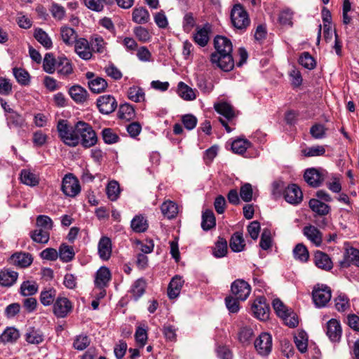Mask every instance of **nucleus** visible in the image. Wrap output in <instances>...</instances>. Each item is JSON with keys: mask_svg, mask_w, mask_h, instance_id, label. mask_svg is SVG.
<instances>
[{"mask_svg": "<svg viewBox=\"0 0 359 359\" xmlns=\"http://www.w3.org/2000/svg\"><path fill=\"white\" fill-rule=\"evenodd\" d=\"M215 52L210 55V62L214 66L224 72H229L234 67V60L231 55L233 46L226 37L217 36L214 39Z\"/></svg>", "mask_w": 359, "mask_h": 359, "instance_id": "obj_1", "label": "nucleus"}, {"mask_svg": "<svg viewBox=\"0 0 359 359\" xmlns=\"http://www.w3.org/2000/svg\"><path fill=\"white\" fill-rule=\"evenodd\" d=\"M76 132L80 137V142L83 147L89 148L97 143V135L88 123L84 121L77 122Z\"/></svg>", "mask_w": 359, "mask_h": 359, "instance_id": "obj_2", "label": "nucleus"}, {"mask_svg": "<svg viewBox=\"0 0 359 359\" xmlns=\"http://www.w3.org/2000/svg\"><path fill=\"white\" fill-rule=\"evenodd\" d=\"M231 20L233 25L238 29H246L250 20L247 11L240 4H235L231 11Z\"/></svg>", "mask_w": 359, "mask_h": 359, "instance_id": "obj_3", "label": "nucleus"}, {"mask_svg": "<svg viewBox=\"0 0 359 359\" xmlns=\"http://www.w3.org/2000/svg\"><path fill=\"white\" fill-rule=\"evenodd\" d=\"M61 189L64 194L67 196H76L81 191L78 179L72 173L65 175L62 179Z\"/></svg>", "mask_w": 359, "mask_h": 359, "instance_id": "obj_4", "label": "nucleus"}, {"mask_svg": "<svg viewBox=\"0 0 359 359\" xmlns=\"http://www.w3.org/2000/svg\"><path fill=\"white\" fill-rule=\"evenodd\" d=\"M331 290L326 285H316L312 292L313 301L315 305L318 307L325 306L331 299Z\"/></svg>", "mask_w": 359, "mask_h": 359, "instance_id": "obj_5", "label": "nucleus"}, {"mask_svg": "<svg viewBox=\"0 0 359 359\" xmlns=\"http://www.w3.org/2000/svg\"><path fill=\"white\" fill-rule=\"evenodd\" d=\"M231 292L237 299L245 301L251 292V287L245 280L237 279L231 283Z\"/></svg>", "mask_w": 359, "mask_h": 359, "instance_id": "obj_6", "label": "nucleus"}, {"mask_svg": "<svg viewBox=\"0 0 359 359\" xmlns=\"http://www.w3.org/2000/svg\"><path fill=\"white\" fill-rule=\"evenodd\" d=\"M327 172L323 169L309 168L304 172L305 181L313 187L320 186L324 181Z\"/></svg>", "mask_w": 359, "mask_h": 359, "instance_id": "obj_7", "label": "nucleus"}, {"mask_svg": "<svg viewBox=\"0 0 359 359\" xmlns=\"http://www.w3.org/2000/svg\"><path fill=\"white\" fill-rule=\"evenodd\" d=\"M255 347L259 354L262 355H269L272 348V337L266 333H262L255 341Z\"/></svg>", "mask_w": 359, "mask_h": 359, "instance_id": "obj_8", "label": "nucleus"}, {"mask_svg": "<svg viewBox=\"0 0 359 359\" xmlns=\"http://www.w3.org/2000/svg\"><path fill=\"white\" fill-rule=\"evenodd\" d=\"M72 305L71 302L64 297H58L53 304V313L57 318H65L71 312Z\"/></svg>", "mask_w": 359, "mask_h": 359, "instance_id": "obj_9", "label": "nucleus"}, {"mask_svg": "<svg viewBox=\"0 0 359 359\" xmlns=\"http://www.w3.org/2000/svg\"><path fill=\"white\" fill-rule=\"evenodd\" d=\"M97 106L100 113L109 114L116 109L117 102L115 98L111 95H102L97 99Z\"/></svg>", "mask_w": 359, "mask_h": 359, "instance_id": "obj_10", "label": "nucleus"}, {"mask_svg": "<svg viewBox=\"0 0 359 359\" xmlns=\"http://www.w3.org/2000/svg\"><path fill=\"white\" fill-rule=\"evenodd\" d=\"M351 265L359 267V250L352 247L346 248L344 258L339 262L341 268H347Z\"/></svg>", "mask_w": 359, "mask_h": 359, "instance_id": "obj_11", "label": "nucleus"}, {"mask_svg": "<svg viewBox=\"0 0 359 359\" xmlns=\"http://www.w3.org/2000/svg\"><path fill=\"white\" fill-rule=\"evenodd\" d=\"M74 50L79 57L84 60H89L93 57L90 41L84 38H79L74 43Z\"/></svg>", "mask_w": 359, "mask_h": 359, "instance_id": "obj_12", "label": "nucleus"}, {"mask_svg": "<svg viewBox=\"0 0 359 359\" xmlns=\"http://www.w3.org/2000/svg\"><path fill=\"white\" fill-rule=\"evenodd\" d=\"M284 198L287 203L297 205L302 201V191L297 184H290L284 191Z\"/></svg>", "mask_w": 359, "mask_h": 359, "instance_id": "obj_13", "label": "nucleus"}, {"mask_svg": "<svg viewBox=\"0 0 359 359\" xmlns=\"http://www.w3.org/2000/svg\"><path fill=\"white\" fill-rule=\"evenodd\" d=\"M252 310L255 316L259 320H264L269 317V307L264 297L257 298L252 306Z\"/></svg>", "mask_w": 359, "mask_h": 359, "instance_id": "obj_14", "label": "nucleus"}, {"mask_svg": "<svg viewBox=\"0 0 359 359\" xmlns=\"http://www.w3.org/2000/svg\"><path fill=\"white\" fill-rule=\"evenodd\" d=\"M325 332L331 341H339L342 334L340 323L336 319L330 320L326 324Z\"/></svg>", "mask_w": 359, "mask_h": 359, "instance_id": "obj_15", "label": "nucleus"}, {"mask_svg": "<svg viewBox=\"0 0 359 359\" xmlns=\"http://www.w3.org/2000/svg\"><path fill=\"white\" fill-rule=\"evenodd\" d=\"M212 31V27L206 23L203 27L197 28L196 32L194 36V41L201 47L205 46L210 40V34Z\"/></svg>", "mask_w": 359, "mask_h": 359, "instance_id": "obj_16", "label": "nucleus"}, {"mask_svg": "<svg viewBox=\"0 0 359 359\" xmlns=\"http://www.w3.org/2000/svg\"><path fill=\"white\" fill-rule=\"evenodd\" d=\"M10 262L16 266L25 268L32 264L33 257L28 252H16L10 257Z\"/></svg>", "mask_w": 359, "mask_h": 359, "instance_id": "obj_17", "label": "nucleus"}, {"mask_svg": "<svg viewBox=\"0 0 359 359\" xmlns=\"http://www.w3.org/2000/svg\"><path fill=\"white\" fill-rule=\"evenodd\" d=\"M111 241L109 237L102 236L98 243V254L102 260H108L111 255Z\"/></svg>", "mask_w": 359, "mask_h": 359, "instance_id": "obj_18", "label": "nucleus"}, {"mask_svg": "<svg viewBox=\"0 0 359 359\" xmlns=\"http://www.w3.org/2000/svg\"><path fill=\"white\" fill-rule=\"evenodd\" d=\"M111 280V273L106 266H102L96 273L95 285L99 289H103L108 285Z\"/></svg>", "mask_w": 359, "mask_h": 359, "instance_id": "obj_19", "label": "nucleus"}, {"mask_svg": "<svg viewBox=\"0 0 359 359\" xmlns=\"http://www.w3.org/2000/svg\"><path fill=\"white\" fill-rule=\"evenodd\" d=\"M314 263L317 267L325 271H330L333 267L332 262L330 257L321 251H316L315 252Z\"/></svg>", "mask_w": 359, "mask_h": 359, "instance_id": "obj_20", "label": "nucleus"}, {"mask_svg": "<svg viewBox=\"0 0 359 359\" xmlns=\"http://www.w3.org/2000/svg\"><path fill=\"white\" fill-rule=\"evenodd\" d=\"M304 236L315 245L320 246L323 241L321 232L314 226H306L304 228Z\"/></svg>", "mask_w": 359, "mask_h": 359, "instance_id": "obj_21", "label": "nucleus"}, {"mask_svg": "<svg viewBox=\"0 0 359 359\" xmlns=\"http://www.w3.org/2000/svg\"><path fill=\"white\" fill-rule=\"evenodd\" d=\"M69 93L72 100L78 104H82L88 100V91L80 86L76 85L72 86L69 88Z\"/></svg>", "mask_w": 359, "mask_h": 359, "instance_id": "obj_22", "label": "nucleus"}, {"mask_svg": "<svg viewBox=\"0 0 359 359\" xmlns=\"http://www.w3.org/2000/svg\"><path fill=\"white\" fill-rule=\"evenodd\" d=\"M60 35L62 41L67 46H72L78 40L76 32L68 26H62L60 28Z\"/></svg>", "mask_w": 359, "mask_h": 359, "instance_id": "obj_23", "label": "nucleus"}, {"mask_svg": "<svg viewBox=\"0 0 359 359\" xmlns=\"http://www.w3.org/2000/svg\"><path fill=\"white\" fill-rule=\"evenodd\" d=\"M184 280L180 276H175L171 280L168 288V295L170 299H175L179 296Z\"/></svg>", "mask_w": 359, "mask_h": 359, "instance_id": "obj_24", "label": "nucleus"}, {"mask_svg": "<svg viewBox=\"0 0 359 359\" xmlns=\"http://www.w3.org/2000/svg\"><path fill=\"white\" fill-rule=\"evenodd\" d=\"M25 338L29 344H39L43 341L44 336L40 330L30 327L27 330Z\"/></svg>", "mask_w": 359, "mask_h": 359, "instance_id": "obj_25", "label": "nucleus"}, {"mask_svg": "<svg viewBox=\"0 0 359 359\" xmlns=\"http://www.w3.org/2000/svg\"><path fill=\"white\" fill-rule=\"evenodd\" d=\"M60 138L65 144L69 147L77 146L80 143V137L76 132V124L74 128H71Z\"/></svg>", "mask_w": 359, "mask_h": 359, "instance_id": "obj_26", "label": "nucleus"}, {"mask_svg": "<svg viewBox=\"0 0 359 359\" xmlns=\"http://www.w3.org/2000/svg\"><path fill=\"white\" fill-rule=\"evenodd\" d=\"M132 19L137 24H146L150 20V15L144 7L135 8L132 13Z\"/></svg>", "mask_w": 359, "mask_h": 359, "instance_id": "obj_27", "label": "nucleus"}, {"mask_svg": "<svg viewBox=\"0 0 359 359\" xmlns=\"http://www.w3.org/2000/svg\"><path fill=\"white\" fill-rule=\"evenodd\" d=\"M229 246L231 250L236 252H239L244 250L245 243L241 232H236L231 236Z\"/></svg>", "mask_w": 359, "mask_h": 359, "instance_id": "obj_28", "label": "nucleus"}, {"mask_svg": "<svg viewBox=\"0 0 359 359\" xmlns=\"http://www.w3.org/2000/svg\"><path fill=\"white\" fill-rule=\"evenodd\" d=\"M30 237L36 243L46 244L50 239V231L36 227L34 231L30 232Z\"/></svg>", "mask_w": 359, "mask_h": 359, "instance_id": "obj_29", "label": "nucleus"}, {"mask_svg": "<svg viewBox=\"0 0 359 359\" xmlns=\"http://www.w3.org/2000/svg\"><path fill=\"white\" fill-rule=\"evenodd\" d=\"M309 204L310 208L319 215H326L330 210V206L319 199L312 198L309 201Z\"/></svg>", "mask_w": 359, "mask_h": 359, "instance_id": "obj_30", "label": "nucleus"}, {"mask_svg": "<svg viewBox=\"0 0 359 359\" xmlns=\"http://www.w3.org/2000/svg\"><path fill=\"white\" fill-rule=\"evenodd\" d=\"M57 73L64 76L72 73L73 67L72 62L65 57H58L56 66Z\"/></svg>", "mask_w": 359, "mask_h": 359, "instance_id": "obj_31", "label": "nucleus"}, {"mask_svg": "<svg viewBox=\"0 0 359 359\" xmlns=\"http://www.w3.org/2000/svg\"><path fill=\"white\" fill-rule=\"evenodd\" d=\"M18 274L13 271H4L0 272V285L6 287L13 285L17 280Z\"/></svg>", "mask_w": 359, "mask_h": 359, "instance_id": "obj_32", "label": "nucleus"}, {"mask_svg": "<svg viewBox=\"0 0 359 359\" xmlns=\"http://www.w3.org/2000/svg\"><path fill=\"white\" fill-rule=\"evenodd\" d=\"M163 215L168 219L175 217L178 213V207L171 201L164 202L161 207Z\"/></svg>", "mask_w": 359, "mask_h": 359, "instance_id": "obj_33", "label": "nucleus"}, {"mask_svg": "<svg viewBox=\"0 0 359 359\" xmlns=\"http://www.w3.org/2000/svg\"><path fill=\"white\" fill-rule=\"evenodd\" d=\"M6 120L10 128H21L25 123L24 117L15 111H11V114H8Z\"/></svg>", "mask_w": 359, "mask_h": 359, "instance_id": "obj_34", "label": "nucleus"}, {"mask_svg": "<svg viewBox=\"0 0 359 359\" xmlns=\"http://www.w3.org/2000/svg\"><path fill=\"white\" fill-rule=\"evenodd\" d=\"M215 109L227 120H231L235 116L232 107L227 102L217 103L215 104Z\"/></svg>", "mask_w": 359, "mask_h": 359, "instance_id": "obj_35", "label": "nucleus"}, {"mask_svg": "<svg viewBox=\"0 0 359 359\" xmlns=\"http://www.w3.org/2000/svg\"><path fill=\"white\" fill-rule=\"evenodd\" d=\"M215 217L210 210H206L203 212L201 227L205 231H208L215 226Z\"/></svg>", "mask_w": 359, "mask_h": 359, "instance_id": "obj_36", "label": "nucleus"}, {"mask_svg": "<svg viewBox=\"0 0 359 359\" xmlns=\"http://www.w3.org/2000/svg\"><path fill=\"white\" fill-rule=\"evenodd\" d=\"M75 256L73 247L65 243L62 244L59 248V257L63 262L72 261Z\"/></svg>", "mask_w": 359, "mask_h": 359, "instance_id": "obj_37", "label": "nucleus"}, {"mask_svg": "<svg viewBox=\"0 0 359 359\" xmlns=\"http://www.w3.org/2000/svg\"><path fill=\"white\" fill-rule=\"evenodd\" d=\"M251 147V143L244 138H238L232 142L231 149L233 152L238 154H243L248 148Z\"/></svg>", "mask_w": 359, "mask_h": 359, "instance_id": "obj_38", "label": "nucleus"}, {"mask_svg": "<svg viewBox=\"0 0 359 359\" xmlns=\"http://www.w3.org/2000/svg\"><path fill=\"white\" fill-rule=\"evenodd\" d=\"M57 291L53 287L44 290L41 292L40 302L43 306L51 305L55 299Z\"/></svg>", "mask_w": 359, "mask_h": 359, "instance_id": "obj_39", "label": "nucleus"}, {"mask_svg": "<svg viewBox=\"0 0 359 359\" xmlns=\"http://www.w3.org/2000/svg\"><path fill=\"white\" fill-rule=\"evenodd\" d=\"M88 87L92 92L100 93L106 89L107 82L103 78L97 77L88 81Z\"/></svg>", "mask_w": 359, "mask_h": 359, "instance_id": "obj_40", "label": "nucleus"}, {"mask_svg": "<svg viewBox=\"0 0 359 359\" xmlns=\"http://www.w3.org/2000/svg\"><path fill=\"white\" fill-rule=\"evenodd\" d=\"M131 228L137 233L145 231L148 228V224L146 219L141 215L135 216L131 221Z\"/></svg>", "mask_w": 359, "mask_h": 359, "instance_id": "obj_41", "label": "nucleus"}, {"mask_svg": "<svg viewBox=\"0 0 359 359\" xmlns=\"http://www.w3.org/2000/svg\"><path fill=\"white\" fill-rule=\"evenodd\" d=\"M19 337L20 334L18 330L14 327H8L0 334V341L4 343L13 342L15 341Z\"/></svg>", "mask_w": 359, "mask_h": 359, "instance_id": "obj_42", "label": "nucleus"}, {"mask_svg": "<svg viewBox=\"0 0 359 359\" xmlns=\"http://www.w3.org/2000/svg\"><path fill=\"white\" fill-rule=\"evenodd\" d=\"M57 63V58L55 59L52 53H46L43 62V70L48 74H53L56 69Z\"/></svg>", "mask_w": 359, "mask_h": 359, "instance_id": "obj_43", "label": "nucleus"}, {"mask_svg": "<svg viewBox=\"0 0 359 359\" xmlns=\"http://www.w3.org/2000/svg\"><path fill=\"white\" fill-rule=\"evenodd\" d=\"M34 38L46 48L52 47L53 43L48 34L41 28H37L34 31Z\"/></svg>", "mask_w": 359, "mask_h": 359, "instance_id": "obj_44", "label": "nucleus"}, {"mask_svg": "<svg viewBox=\"0 0 359 359\" xmlns=\"http://www.w3.org/2000/svg\"><path fill=\"white\" fill-rule=\"evenodd\" d=\"M38 291V285L34 281H24L20 286V294L22 296H31L36 294Z\"/></svg>", "mask_w": 359, "mask_h": 359, "instance_id": "obj_45", "label": "nucleus"}, {"mask_svg": "<svg viewBox=\"0 0 359 359\" xmlns=\"http://www.w3.org/2000/svg\"><path fill=\"white\" fill-rule=\"evenodd\" d=\"M294 257L302 262L308 261L309 254L307 248L302 243L297 244L293 250Z\"/></svg>", "mask_w": 359, "mask_h": 359, "instance_id": "obj_46", "label": "nucleus"}, {"mask_svg": "<svg viewBox=\"0 0 359 359\" xmlns=\"http://www.w3.org/2000/svg\"><path fill=\"white\" fill-rule=\"evenodd\" d=\"M178 93L181 97L186 100H193L196 98V94L192 88L183 82L178 83Z\"/></svg>", "mask_w": 359, "mask_h": 359, "instance_id": "obj_47", "label": "nucleus"}, {"mask_svg": "<svg viewBox=\"0 0 359 359\" xmlns=\"http://www.w3.org/2000/svg\"><path fill=\"white\" fill-rule=\"evenodd\" d=\"M21 182L31 187H34L38 184L39 180L36 175L27 170H22L20 172Z\"/></svg>", "mask_w": 359, "mask_h": 359, "instance_id": "obj_48", "label": "nucleus"}, {"mask_svg": "<svg viewBox=\"0 0 359 359\" xmlns=\"http://www.w3.org/2000/svg\"><path fill=\"white\" fill-rule=\"evenodd\" d=\"M227 249L226 241L223 238L219 237L213 249V255L217 258L223 257L227 253Z\"/></svg>", "mask_w": 359, "mask_h": 359, "instance_id": "obj_49", "label": "nucleus"}, {"mask_svg": "<svg viewBox=\"0 0 359 359\" xmlns=\"http://www.w3.org/2000/svg\"><path fill=\"white\" fill-rule=\"evenodd\" d=\"M294 13L290 8H285L281 11L278 15V22L281 25L290 26L293 25L292 18Z\"/></svg>", "mask_w": 359, "mask_h": 359, "instance_id": "obj_50", "label": "nucleus"}, {"mask_svg": "<svg viewBox=\"0 0 359 359\" xmlns=\"http://www.w3.org/2000/svg\"><path fill=\"white\" fill-rule=\"evenodd\" d=\"M92 53H103L106 50V43L102 36H95L90 41Z\"/></svg>", "mask_w": 359, "mask_h": 359, "instance_id": "obj_51", "label": "nucleus"}, {"mask_svg": "<svg viewBox=\"0 0 359 359\" xmlns=\"http://www.w3.org/2000/svg\"><path fill=\"white\" fill-rule=\"evenodd\" d=\"M133 33L136 38L142 43L148 42L151 39V34L149 31L142 26L135 27L133 29Z\"/></svg>", "mask_w": 359, "mask_h": 359, "instance_id": "obj_52", "label": "nucleus"}, {"mask_svg": "<svg viewBox=\"0 0 359 359\" xmlns=\"http://www.w3.org/2000/svg\"><path fill=\"white\" fill-rule=\"evenodd\" d=\"M128 98L135 102H140L144 99V93L143 90L138 86H133L128 89Z\"/></svg>", "mask_w": 359, "mask_h": 359, "instance_id": "obj_53", "label": "nucleus"}, {"mask_svg": "<svg viewBox=\"0 0 359 359\" xmlns=\"http://www.w3.org/2000/svg\"><path fill=\"white\" fill-rule=\"evenodd\" d=\"M302 153L306 157L323 156L325 153V148L322 145L313 146L303 149Z\"/></svg>", "mask_w": 359, "mask_h": 359, "instance_id": "obj_54", "label": "nucleus"}, {"mask_svg": "<svg viewBox=\"0 0 359 359\" xmlns=\"http://www.w3.org/2000/svg\"><path fill=\"white\" fill-rule=\"evenodd\" d=\"M36 227L50 231L53 227V222L48 216L39 215L36 220Z\"/></svg>", "mask_w": 359, "mask_h": 359, "instance_id": "obj_55", "label": "nucleus"}, {"mask_svg": "<svg viewBox=\"0 0 359 359\" xmlns=\"http://www.w3.org/2000/svg\"><path fill=\"white\" fill-rule=\"evenodd\" d=\"M146 283L142 279H138L133 284L131 292L135 300H137L145 292Z\"/></svg>", "mask_w": 359, "mask_h": 359, "instance_id": "obj_56", "label": "nucleus"}, {"mask_svg": "<svg viewBox=\"0 0 359 359\" xmlns=\"http://www.w3.org/2000/svg\"><path fill=\"white\" fill-rule=\"evenodd\" d=\"M107 194L111 201H116L120 194L119 184L116 181L110 182L107 187Z\"/></svg>", "mask_w": 359, "mask_h": 359, "instance_id": "obj_57", "label": "nucleus"}, {"mask_svg": "<svg viewBox=\"0 0 359 359\" xmlns=\"http://www.w3.org/2000/svg\"><path fill=\"white\" fill-rule=\"evenodd\" d=\"M13 74L18 82L22 85H27L29 82V74L24 69L14 68L13 69Z\"/></svg>", "mask_w": 359, "mask_h": 359, "instance_id": "obj_58", "label": "nucleus"}, {"mask_svg": "<svg viewBox=\"0 0 359 359\" xmlns=\"http://www.w3.org/2000/svg\"><path fill=\"white\" fill-rule=\"evenodd\" d=\"M299 64L308 69H313L316 67L314 58L308 53L304 52L299 57Z\"/></svg>", "mask_w": 359, "mask_h": 359, "instance_id": "obj_59", "label": "nucleus"}, {"mask_svg": "<svg viewBox=\"0 0 359 359\" xmlns=\"http://www.w3.org/2000/svg\"><path fill=\"white\" fill-rule=\"evenodd\" d=\"M102 138L106 144H111L116 143L119 137L111 128H104L102 131Z\"/></svg>", "mask_w": 359, "mask_h": 359, "instance_id": "obj_60", "label": "nucleus"}, {"mask_svg": "<svg viewBox=\"0 0 359 359\" xmlns=\"http://www.w3.org/2000/svg\"><path fill=\"white\" fill-rule=\"evenodd\" d=\"M240 299H237L233 294L225 298V304L230 313H237L240 309Z\"/></svg>", "mask_w": 359, "mask_h": 359, "instance_id": "obj_61", "label": "nucleus"}, {"mask_svg": "<svg viewBox=\"0 0 359 359\" xmlns=\"http://www.w3.org/2000/svg\"><path fill=\"white\" fill-rule=\"evenodd\" d=\"M252 187L249 183H245L241 187L240 196L245 202H250L252 199Z\"/></svg>", "mask_w": 359, "mask_h": 359, "instance_id": "obj_62", "label": "nucleus"}, {"mask_svg": "<svg viewBox=\"0 0 359 359\" xmlns=\"http://www.w3.org/2000/svg\"><path fill=\"white\" fill-rule=\"evenodd\" d=\"M311 136L315 139H323L326 135V128L323 124H315L310 129Z\"/></svg>", "mask_w": 359, "mask_h": 359, "instance_id": "obj_63", "label": "nucleus"}, {"mask_svg": "<svg viewBox=\"0 0 359 359\" xmlns=\"http://www.w3.org/2000/svg\"><path fill=\"white\" fill-rule=\"evenodd\" d=\"M90 344V339L86 335H79L74 341V348L79 351H83Z\"/></svg>", "mask_w": 359, "mask_h": 359, "instance_id": "obj_64", "label": "nucleus"}]
</instances>
